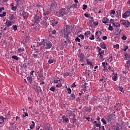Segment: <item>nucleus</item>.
<instances>
[{
	"instance_id": "1",
	"label": "nucleus",
	"mask_w": 130,
	"mask_h": 130,
	"mask_svg": "<svg viewBox=\"0 0 130 130\" xmlns=\"http://www.w3.org/2000/svg\"><path fill=\"white\" fill-rule=\"evenodd\" d=\"M69 10L67 11L66 8H61L56 12V16L57 17H63L64 15H68Z\"/></svg>"
},
{
	"instance_id": "2",
	"label": "nucleus",
	"mask_w": 130,
	"mask_h": 130,
	"mask_svg": "<svg viewBox=\"0 0 130 130\" xmlns=\"http://www.w3.org/2000/svg\"><path fill=\"white\" fill-rule=\"evenodd\" d=\"M40 17L39 16H38V15L37 14H35V16L34 17V24H38V23H40Z\"/></svg>"
},
{
	"instance_id": "3",
	"label": "nucleus",
	"mask_w": 130,
	"mask_h": 130,
	"mask_svg": "<svg viewBox=\"0 0 130 130\" xmlns=\"http://www.w3.org/2000/svg\"><path fill=\"white\" fill-rule=\"evenodd\" d=\"M43 46H45L47 49H49L52 47V43L51 42L43 43Z\"/></svg>"
},
{
	"instance_id": "4",
	"label": "nucleus",
	"mask_w": 130,
	"mask_h": 130,
	"mask_svg": "<svg viewBox=\"0 0 130 130\" xmlns=\"http://www.w3.org/2000/svg\"><path fill=\"white\" fill-rule=\"evenodd\" d=\"M57 6V4H56V3L55 2V1H53L51 6H50V11H53L54 9L56 8V7Z\"/></svg>"
},
{
	"instance_id": "5",
	"label": "nucleus",
	"mask_w": 130,
	"mask_h": 130,
	"mask_svg": "<svg viewBox=\"0 0 130 130\" xmlns=\"http://www.w3.org/2000/svg\"><path fill=\"white\" fill-rule=\"evenodd\" d=\"M114 118H116V116H115V114H112L108 117V121L110 122H111V120L114 119Z\"/></svg>"
},
{
	"instance_id": "6",
	"label": "nucleus",
	"mask_w": 130,
	"mask_h": 130,
	"mask_svg": "<svg viewBox=\"0 0 130 130\" xmlns=\"http://www.w3.org/2000/svg\"><path fill=\"white\" fill-rule=\"evenodd\" d=\"M40 23H41V25H42L43 28L47 27V22H46V20L44 19H41V22L40 21Z\"/></svg>"
},
{
	"instance_id": "7",
	"label": "nucleus",
	"mask_w": 130,
	"mask_h": 130,
	"mask_svg": "<svg viewBox=\"0 0 130 130\" xmlns=\"http://www.w3.org/2000/svg\"><path fill=\"white\" fill-rule=\"evenodd\" d=\"M61 32L62 34L63 35L64 37H65V36H67V35H68V34H70V32L68 31V27L66 28V30L65 29H61Z\"/></svg>"
},
{
	"instance_id": "8",
	"label": "nucleus",
	"mask_w": 130,
	"mask_h": 130,
	"mask_svg": "<svg viewBox=\"0 0 130 130\" xmlns=\"http://www.w3.org/2000/svg\"><path fill=\"white\" fill-rule=\"evenodd\" d=\"M93 124H94L93 126L94 128H95V127H100L101 126V122L100 121H94Z\"/></svg>"
},
{
	"instance_id": "9",
	"label": "nucleus",
	"mask_w": 130,
	"mask_h": 130,
	"mask_svg": "<svg viewBox=\"0 0 130 130\" xmlns=\"http://www.w3.org/2000/svg\"><path fill=\"white\" fill-rule=\"evenodd\" d=\"M129 16L130 12L127 11L122 15V18L124 19H126V18H127V17H129Z\"/></svg>"
},
{
	"instance_id": "10",
	"label": "nucleus",
	"mask_w": 130,
	"mask_h": 130,
	"mask_svg": "<svg viewBox=\"0 0 130 130\" xmlns=\"http://www.w3.org/2000/svg\"><path fill=\"white\" fill-rule=\"evenodd\" d=\"M5 24L8 28H9V27H11V26H12L13 22L10 20H7Z\"/></svg>"
},
{
	"instance_id": "11",
	"label": "nucleus",
	"mask_w": 130,
	"mask_h": 130,
	"mask_svg": "<svg viewBox=\"0 0 130 130\" xmlns=\"http://www.w3.org/2000/svg\"><path fill=\"white\" fill-rule=\"evenodd\" d=\"M62 119L63 121L66 122V123H69V118H67V117H66V116H64V115L62 116Z\"/></svg>"
},
{
	"instance_id": "12",
	"label": "nucleus",
	"mask_w": 130,
	"mask_h": 130,
	"mask_svg": "<svg viewBox=\"0 0 130 130\" xmlns=\"http://www.w3.org/2000/svg\"><path fill=\"white\" fill-rule=\"evenodd\" d=\"M79 57H80V61H82V62H83V60H84V58H85V55H84L83 54V53H81L80 55H79Z\"/></svg>"
},
{
	"instance_id": "13",
	"label": "nucleus",
	"mask_w": 130,
	"mask_h": 130,
	"mask_svg": "<svg viewBox=\"0 0 130 130\" xmlns=\"http://www.w3.org/2000/svg\"><path fill=\"white\" fill-rule=\"evenodd\" d=\"M73 6L72 4H70L67 6V9L66 10V11H68V13L69 12H70V10H71V9H73Z\"/></svg>"
},
{
	"instance_id": "14",
	"label": "nucleus",
	"mask_w": 130,
	"mask_h": 130,
	"mask_svg": "<svg viewBox=\"0 0 130 130\" xmlns=\"http://www.w3.org/2000/svg\"><path fill=\"white\" fill-rule=\"evenodd\" d=\"M93 23H94V20H89L88 26H89V27H93V25L94 24Z\"/></svg>"
},
{
	"instance_id": "15",
	"label": "nucleus",
	"mask_w": 130,
	"mask_h": 130,
	"mask_svg": "<svg viewBox=\"0 0 130 130\" xmlns=\"http://www.w3.org/2000/svg\"><path fill=\"white\" fill-rule=\"evenodd\" d=\"M75 117V113L73 112L70 113V119H74Z\"/></svg>"
},
{
	"instance_id": "16",
	"label": "nucleus",
	"mask_w": 130,
	"mask_h": 130,
	"mask_svg": "<svg viewBox=\"0 0 130 130\" xmlns=\"http://www.w3.org/2000/svg\"><path fill=\"white\" fill-rule=\"evenodd\" d=\"M103 23H104V24L108 23V19H107V17H105L103 19Z\"/></svg>"
},
{
	"instance_id": "17",
	"label": "nucleus",
	"mask_w": 130,
	"mask_h": 130,
	"mask_svg": "<svg viewBox=\"0 0 130 130\" xmlns=\"http://www.w3.org/2000/svg\"><path fill=\"white\" fill-rule=\"evenodd\" d=\"M45 128L47 130H50L51 129V127L50 126V124L47 123L45 126Z\"/></svg>"
},
{
	"instance_id": "18",
	"label": "nucleus",
	"mask_w": 130,
	"mask_h": 130,
	"mask_svg": "<svg viewBox=\"0 0 130 130\" xmlns=\"http://www.w3.org/2000/svg\"><path fill=\"white\" fill-rule=\"evenodd\" d=\"M101 47L103 49H106V44H105L104 43H101Z\"/></svg>"
},
{
	"instance_id": "19",
	"label": "nucleus",
	"mask_w": 130,
	"mask_h": 130,
	"mask_svg": "<svg viewBox=\"0 0 130 130\" xmlns=\"http://www.w3.org/2000/svg\"><path fill=\"white\" fill-rule=\"evenodd\" d=\"M116 13L118 15V16H117V18H120V17H121V15H121V11H120V10H117L116 12Z\"/></svg>"
},
{
	"instance_id": "20",
	"label": "nucleus",
	"mask_w": 130,
	"mask_h": 130,
	"mask_svg": "<svg viewBox=\"0 0 130 130\" xmlns=\"http://www.w3.org/2000/svg\"><path fill=\"white\" fill-rule=\"evenodd\" d=\"M10 20L11 21V22L14 23V22H15V18L14 17V16H13V14H12L11 15V17L10 18Z\"/></svg>"
},
{
	"instance_id": "21",
	"label": "nucleus",
	"mask_w": 130,
	"mask_h": 130,
	"mask_svg": "<svg viewBox=\"0 0 130 130\" xmlns=\"http://www.w3.org/2000/svg\"><path fill=\"white\" fill-rule=\"evenodd\" d=\"M0 119H2V122H0V124H2V123H4V122H5V117L4 116H1Z\"/></svg>"
},
{
	"instance_id": "22",
	"label": "nucleus",
	"mask_w": 130,
	"mask_h": 130,
	"mask_svg": "<svg viewBox=\"0 0 130 130\" xmlns=\"http://www.w3.org/2000/svg\"><path fill=\"white\" fill-rule=\"evenodd\" d=\"M29 37H30V36H26L24 39H23L24 42H27V41H28Z\"/></svg>"
},
{
	"instance_id": "23",
	"label": "nucleus",
	"mask_w": 130,
	"mask_h": 130,
	"mask_svg": "<svg viewBox=\"0 0 130 130\" xmlns=\"http://www.w3.org/2000/svg\"><path fill=\"white\" fill-rule=\"evenodd\" d=\"M102 65L104 68V71H108V69H107V68H106V66L105 65V62H102Z\"/></svg>"
},
{
	"instance_id": "24",
	"label": "nucleus",
	"mask_w": 130,
	"mask_h": 130,
	"mask_svg": "<svg viewBox=\"0 0 130 130\" xmlns=\"http://www.w3.org/2000/svg\"><path fill=\"white\" fill-rule=\"evenodd\" d=\"M57 24H58V21H56L54 22V23H51V26H52V27H55V26H56L57 25Z\"/></svg>"
},
{
	"instance_id": "25",
	"label": "nucleus",
	"mask_w": 130,
	"mask_h": 130,
	"mask_svg": "<svg viewBox=\"0 0 130 130\" xmlns=\"http://www.w3.org/2000/svg\"><path fill=\"white\" fill-rule=\"evenodd\" d=\"M112 80L113 81H117V74H116L114 75V76L112 77Z\"/></svg>"
},
{
	"instance_id": "26",
	"label": "nucleus",
	"mask_w": 130,
	"mask_h": 130,
	"mask_svg": "<svg viewBox=\"0 0 130 130\" xmlns=\"http://www.w3.org/2000/svg\"><path fill=\"white\" fill-rule=\"evenodd\" d=\"M124 56H125V58H124L125 59V58H127V59H129L130 58V55H128V54L127 53H125Z\"/></svg>"
},
{
	"instance_id": "27",
	"label": "nucleus",
	"mask_w": 130,
	"mask_h": 130,
	"mask_svg": "<svg viewBox=\"0 0 130 130\" xmlns=\"http://www.w3.org/2000/svg\"><path fill=\"white\" fill-rule=\"evenodd\" d=\"M113 26L114 27H120V24L119 23H113Z\"/></svg>"
},
{
	"instance_id": "28",
	"label": "nucleus",
	"mask_w": 130,
	"mask_h": 130,
	"mask_svg": "<svg viewBox=\"0 0 130 130\" xmlns=\"http://www.w3.org/2000/svg\"><path fill=\"white\" fill-rule=\"evenodd\" d=\"M58 82H60V80L58 78H57L56 79H55L54 80V84H57V83H58Z\"/></svg>"
},
{
	"instance_id": "29",
	"label": "nucleus",
	"mask_w": 130,
	"mask_h": 130,
	"mask_svg": "<svg viewBox=\"0 0 130 130\" xmlns=\"http://www.w3.org/2000/svg\"><path fill=\"white\" fill-rule=\"evenodd\" d=\"M12 58L15 59V60H19V57L17 56L13 55L12 56Z\"/></svg>"
},
{
	"instance_id": "30",
	"label": "nucleus",
	"mask_w": 130,
	"mask_h": 130,
	"mask_svg": "<svg viewBox=\"0 0 130 130\" xmlns=\"http://www.w3.org/2000/svg\"><path fill=\"white\" fill-rule=\"evenodd\" d=\"M26 79L29 83H32V80H33V78L31 77H27Z\"/></svg>"
},
{
	"instance_id": "31",
	"label": "nucleus",
	"mask_w": 130,
	"mask_h": 130,
	"mask_svg": "<svg viewBox=\"0 0 130 130\" xmlns=\"http://www.w3.org/2000/svg\"><path fill=\"white\" fill-rule=\"evenodd\" d=\"M12 28L13 30H14V31H17V30H18V27H17V25H13Z\"/></svg>"
},
{
	"instance_id": "32",
	"label": "nucleus",
	"mask_w": 130,
	"mask_h": 130,
	"mask_svg": "<svg viewBox=\"0 0 130 130\" xmlns=\"http://www.w3.org/2000/svg\"><path fill=\"white\" fill-rule=\"evenodd\" d=\"M6 15H7V13L4 12L3 14H0L1 18H4V17H6Z\"/></svg>"
},
{
	"instance_id": "33",
	"label": "nucleus",
	"mask_w": 130,
	"mask_h": 130,
	"mask_svg": "<svg viewBox=\"0 0 130 130\" xmlns=\"http://www.w3.org/2000/svg\"><path fill=\"white\" fill-rule=\"evenodd\" d=\"M17 51L19 52H21V51H25V49H24V48H20L17 50Z\"/></svg>"
},
{
	"instance_id": "34",
	"label": "nucleus",
	"mask_w": 130,
	"mask_h": 130,
	"mask_svg": "<svg viewBox=\"0 0 130 130\" xmlns=\"http://www.w3.org/2000/svg\"><path fill=\"white\" fill-rule=\"evenodd\" d=\"M130 26V22L128 21H127V23H126V25H125V27H126V28H128Z\"/></svg>"
},
{
	"instance_id": "35",
	"label": "nucleus",
	"mask_w": 130,
	"mask_h": 130,
	"mask_svg": "<svg viewBox=\"0 0 130 130\" xmlns=\"http://www.w3.org/2000/svg\"><path fill=\"white\" fill-rule=\"evenodd\" d=\"M55 21H56L55 18H51L50 23H51V24H53V23H54V22H55Z\"/></svg>"
},
{
	"instance_id": "36",
	"label": "nucleus",
	"mask_w": 130,
	"mask_h": 130,
	"mask_svg": "<svg viewBox=\"0 0 130 130\" xmlns=\"http://www.w3.org/2000/svg\"><path fill=\"white\" fill-rule=\"evenodd\" d=\"M86 61L87 62V64L90 66L91 67L93 66V64H92V63L91 62L89 61V59H87Z\"/></svg>"
},
{
	"instance_id": "37",
	"label": "nucleus",
	"mask_w": 130,
	"mask_h": 130,
	"mask_svg": "<svg viewBox=\"0 0 130 130\" xmlns=\"http://www.w3.org/2000/svg\"><path fill=\"white\" fill-rule=\"evenodd\" d=\"M114 48H115L116 49H118V48H119V45L118 44H116V45H114L113 46Z\"/></svg>"
},
{
	"instance_id": "38",
	"label": "nucleus",
	"mask_w": 130,
	"mask_h": 130,
	"mask_svg": "<svg viewBox=\"0 0 130 130\" xmlns=\"http://www.w3.org/2000/svg\"><path fill=\"white\" fill-rule=\"evenodd\" d=\"M84 87H83V90H84V91L85 92V91H86V89L87 88V82H85L84 83Z\"/></svg>"
},
{
	"instance_id": "39",
	"label": "nucleus",
	"mask_w": 130,
	"mask_h": 130,
	"mask_svg": "<svg viewBox=\"0 0 130 130\" xmlns=\"http://www.w3.org/2000/svg\"><path fill=\"white\" fill-rule=\"evenodd\" d=\"M50 90L52 91V92H54L55 91V87L54 86H52L50 88Z\"/></svg>"
},
{
	"instance_id": "40",
	"label": "nucleus",
	"mask_w": 130,
	"mask_h": 130,
	"mask_svg": "<svg viewBox=\"0 0 130 130\" xmlns=\"http://www.w3.org/2000/svg\"><path fill=\"white\" fill-rule=\"evenodd\" d=\"M99 130H105V128H104V126H100L99 127Z\"/></svg>"
},
{
	"instance_id": "41",
	"label": "nucleus",
	"mask_w": 130,
	"mask_h": 130,
	"mask_svg": "<svg viewBox=\"0 0 130 130\" xmlns=\"http://www.w3.org/2000/svg\"><path fill=\"white\" fill-rule=\"evenodd\" d=\"M110 26H109L108 27V29L110 30V31H113V27H112V26H111L110 25Z\"/></svg>"
},
{
	"instance_id": "42",
	"label": "nucleus",
	"mask_w": 130,
	"mask_h": 130,
	"mask_svg": "<svg viewBox=\"0 0 130 130\" xmlns=\"http://www.w3.org/2000/svg\"><path fill=\"white\" fill-rule=\"evenodd\" d=\"M126 68H128V67H130V61L129 60H128V61H126Z\"/></svg>"
},
{
	"instance_id": "43",
	"label": "nucleus",
	"mask_w": 130,
	"mask_h": 130,
	"mask_svg": "<svg viewBox=\"0 0 130 130\" xmlns=\"http://www.w3.org/2000/svg\"><path fill=\"white\" fill-rule=\"evenodd\" d=\"M22 115H23L22 116L23 118L25 117L26 116H28V113L24 112Z\"/></svg>"
},
{
	"instance_id": "44",
	"label": "nucleus",
	"mask_w": 130,
	"mask_h": 130,
	"mask_svg": "<svg viewBox=\"0 0 130 130\" xmlns=\"http://www.w3.org/2000/svg\"><path fill=\"white\" fill-rule=\"evenodd\" d=\"M67 91L69 94H71L72 93V89L70 87L67 88Z\"/></svg>"
},
{
	"instance_id": "45",
	"label": "nucleus",
	"mask_w": 130,
	"mask_h": 130,
	"mask_svg": "<svg viewBox=\"0 0 130 130\" xmlns=\"http://www.w3.org/2000/svg\"><path fill=\"white\" fill-rule=\"evenodd\" d=\"M11 10H12V11H14V12H15V11H16V10H17V7L13 6V7H11Z\"/></svg>"
},
{
	"instance_id": "46",
	"label": "nucleus",
	"mask_w": 130,
	"mask_h": 130,
	"mask_svg": "<svg viewBox=\"0 0 130 130\" xmlns=\"http://www.w3.org/2000/svg\"><path fill=\"white\" fill-rule=\"evenodd\" d=\"M101 121L103 122V123H104V124H106V121L105 120V119L104 118H102L101 119Z\"/></svg>"
},
{
	"instance_id": "47",
	"label": "nucleus",
	"mask_w": 130,
	"mask_h": 130,
	"mask_svg": "<svg viewBox=\"0 0 130 130\" xmlns=\"http://www.w3.org/2000/svg\"><path fill=\"white\" fill-rule=\"evenodd\" d=\"M78 37L81 38L82 40L85 38V36L83 35H80L79 36H78Z\"/></svg>"
},
{
	"instance_id": "48",
	"label": "nucleus",
	"mask_w": 130,
	"mask_h": 130,
	"mask_svg": "<svg viewBox=\"0 0 130 130\" xmlns=\"http://www.w3.org/2000/svg\"><path fill=\"white\" fill-rule=\"evenodd\" d=\"M87 8H88V6L86 5H83V10H84V11H85V10H86L87 9Z\"/></svg>"
},
{
	"instance_id": "49",
	"label": "nucleus",
	"mask_w": 130,
	"mask_h": 130,
	"mask_svg": "<svg viewBox=\"0 0 130 130\" xmlns=\"http://www.w3.org/2000/svg\"><path fill=\"white\" fill-rule=\"evenodd\" d=\"M124 49H123V51H126V50H127V49H128V46H124Z\"/></svg>"
},
{
	"instance_id": "50",
	"label": "nucleus",
	"mask_w": 130,
	"mask_h": 130,
	"mask_svg": "<svg viewBox=\"0 0 130 130\" xmlns=\"http://www.w3.org/2000/svg\"><path fill=\"white\" fill-rule=\"evenodd\" d=\"M38 76L40 77V78H43V74H42L41 72L39 73Z\"/></svg>"
},
{
	"instance_id": "51",
	"label": "nucleus",
	"mask_w": 130,
	"mask_h": 130,
	"mask_svg": "<svg viewBox=\"0 0 130 130\" xmlns=\"http://www.w3.org/2000/svg\"><path fill=\"white\" fill-rule=\"evenodd\" d=\"M66 41H67L68 42V43H70V44H71V43H72L71 39H68V38H66Z\"/></svg>"
},
{
	"instance_id": "52",
	"label": "nucleus",
	"mask_w": 130,
	"mask_h": 130,
	"mask_svg": "<svg viewBox=\"0 0 130 130\" xmlns=\"http://www.w3.org/2000/svg\"><path fill=\"white\" fill-rule=\"evenodd\" d=\"M116 31L118 32V33H120L121 32V29H120V28H117Z\"/></svg>"
},
{
	"instance_id": "53",
	"label": "nucleus",
	"mask_w": 130,
	"mask_h": 130,
	"mask_svg": "<svg viewBox=\"0 0 130 130\" xmlns=\"http://www.w3.org/2000/svg\"><path fill=\"white\" fill-rule=\"evenodd\" d=\"M115 14V11L114 10H111L110 15H114Z\"/></svg>"
},
{
	"instance_id": "54",
	"label": "nucleus",
	"mask_w": 130,
	"mask_h": 130,
	"mask_svg": "<svg viewBox=\"0 0 130 130\" xmlns=\"http://www.w3.org/2000/svg\"><path fill=\"white\" fill-rule=\"evenodd\" d=\"M44 16H48L49 15V12H44L43 14Z\"/></svg>"
},
{
	"instance_id": "55",
	"label": "nucleus",
	"mask_w": 130,
	"mask_h": 130,
	"mask_svg": "<svg viewBox=\"0 0 130 130\" xmlns=\"http://www.w3.org/2000/svg\"><path fill=\"white\" fill-rule=\"evenodd\" d=\"M48 63H49L50 64L51 63H53V59H49Z\"/></svg>"
},
{
	"instance_id": "56",
	"label": "nucleus",
	"mask_w": 130,
	"mask_h": 130,
	"mask_svg": "<svg viewBox=\"0 0 130 130\" xmlns=\"http://www.w3.org/2000/svg\"><path fill=\"white\" fill-rule=\"evenodd\" d=\"M88 98H91V94H87L85 98L86 100H88Z\"/></svg>"
},
{
	"instance_id": "57",
	"label": "nucleus",
	"mask_w": 130,
	"mask_h": 130,
	"mask_svg": "<svg viewBox=\"0 0 130 130\" xmlns=\"http://www.w3.org/2000/svg\"><path fill=\"white\" fill-rule=\"evenodd\" d=\"M22 68H24V69H26V68H27V63L26 62H24L22 64Z\"/></svg>"
},
{
	"instance_id": "58",
	"label": "nucleus",
	"mask_w": 130,
	"mask_h": 130,
	"mask_svg": "<svg viewBox=\"0 0 130 130\" xmlns=\"http://www.w3.org/2000/svg\"><path fill=\"white\" fill-rule=\"evenodd\" d=\"M99 22L98 21L93 22L94 26H98Z\"/></svg>"
},
{
	"instance_id": "59",
	"label": "nucleus",
	"mask_w": 130,
	"mask_h": 130,
	"mask_svg": "<svg viewBox=\"0 0 130 130\" xmlns=\"http://www.w3.org/2000/svg\"><path fill=\"white\" fill-rule=\"evenodd\" d=\"M117 126L119 129H121V128H122V125L117 124Z\"/></svg>"
},
{
	"instance_id": "60",
	"label": "nucleus",
	"mask_w": 130,
	"mask_h": 130,
	"mask_svg": "<svg viewBox=\"0 0 130 130\" xmlns=\"http://www.w3.org/2000/svg\"><path fill=\"white\" fill-rule=\"evenodd\" d=\"M121 39H122V40H126V39H127V37H126V36H123L121 38Z\"/></svg>"
},
{
	"instance_id": "61",
	"label": "nucleus",
	"mask_w": 130,
	"mask_h": 130,
	"mask_svg": "<svg viewBox=\"0 0 130 130\" xmlns=\"http://www.w3.org/2000/svg\"><path fill=\"white\" fill-rule=\"evenodd\" d=\"M71 97H72V98H73V99H75V98H76V95H75V94L74 93H71Z\"/></svg>"
},
{
	"instance_id": "62",
	"label": "nucleus",
	"mask_w": 130,
	"mask_h": 130,
	"mask_svg": "<svg viewBox=\"0 0 130 130\" xmlns=\"http://www.w3.org/2000/svg\"><path fill=\"white\" fill-rule=\"evenodd\" d=\"M84 16H85V17H86V18H90V14L85 13Z\"/></svg>"
},
{
	"instance_id": "63",
	"label": "nucleus",
	"mask_w": 130,
	"mask_h": 130,
	"mask_svg": "<svg viewBox=\"0 0 130 130\" xmlns=\"http://www.w3.org/2000/svg\"><path fill=\"white\" fill-rule=\"evenodd\" d=\"M75 41H78V42H81V39H80L78 37H77L75 39Z\"/></svg>"
},
{
	"instance_id": "64",
	"label": "nucleus",
	"mask_w": 130,
	"mask_h": 130,
	"mask_svg": "<svg viewBox=\"0 0 130 130\" xmlns=\"http://www.w3.org/2000/svg\"><path fill=\"white\" fill-rule=\"evenodd\" d=\"M34 30H36V31H39V27L36 26V27H34Z\"/></svg>"
}]
</instances>
